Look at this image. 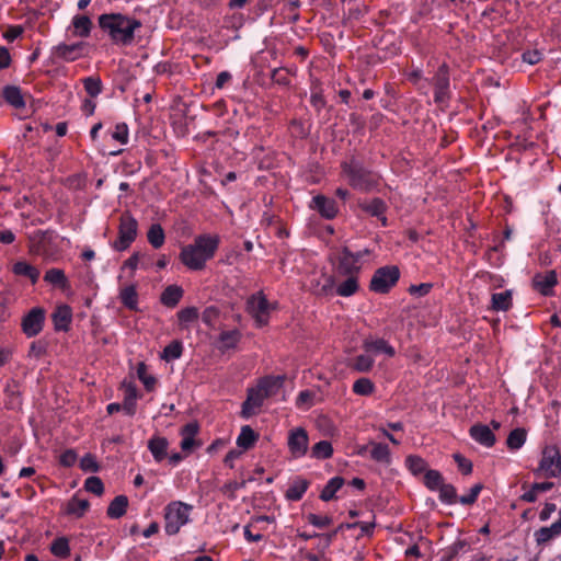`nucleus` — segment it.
Listing matches in <instances>:
<instances>
[{
    "label": "nucleus",
    "mask_w": 561,
    "mask_h": 561,
    "mask_svg": "<svg viewBox=\"0 0 561 561\" xmlns=\"http://www.w3.org/2000/svg\"><path fill=\"white\" fill-rule=\"evenodd\" d=\"M99 26L117 45H130L135 37V31L141 27L138 20L121 13H108L99 16Z\"/></svg>",
    "instance_id": "nucleus-1"
},
{
    "label": "nucleus",
    "mask_w": 561,
    "mask_h": 561,
    "mask_svg": "<svg viewBox=\"0 0 561 561\" xmlns=\"http://www.w3.org/2000/svg\"><path fill=\"white\" fill-rule=\"evenodd\" d=\"M218 243L219 238L217 236H198L195 238L193 244L182 249L181 260L191 270H202L206 261L214 256Z\"/></svg>",
    "instance_id": "nucleus-2"
},
{
    "label": "nucleus",
    "mask_w": 561,
    "mask_h": 561,
    "mask_svg": "<svg viewBox=\"0 0 561 561\" xmlns=\"http://www.w3.org/2000/svg\"><path fill=\"white\" fill-rule=\"evenodd\" d=\"M192 506L182 502H173L165 508L164 530L168 535H175L180 528L188 522V514Z\"/></svg>",
    "instance_id": "nucleus-3"
},
{
    "label": "nucleus",
    "mask_w": 561,
    "mask_h": 561,
    "mask_svg": "<svg viewBox=\"0 0 561 561\" xmlns=\"http://www.w3.org/2000/svg\"><path fill=\"white\" fill-rule=\"evenodd\" d=\"M344 172L348 176L350 184L357 190H369L376 183L373 173L366 170L358 161L352 160L344 165Z\"/></svg>",
    "instance_id": "nucleus-4"
},
{
    "label": "nucleus",
    "mask_w": 561,
    "mask_h": 561,
    "mask_svg": "<svg viewBox=\"0 0 561 561\" xmlns=\"http://www.w3.org/2000/svg\"><path fill=\"white\" fill-rule=\"evenodd\" d=\"M137 220L129 213H124L121 216L118 239L113 243V248L117 251L126 250L137 236Z\"/></svg>",
    "instance_id": "nucleus-5"
},
{
    "label": "nucleus",
    "mask_w": 561,
    "mask_h": 561,
    "mask_svg": "<svg viewBox=\"0 0 561 561\" xmlns=\"http://www.w3.org/2000/svg\"><path fill=\"white\" fill-rule=\"evenodd\" d=\"M399 276L400 272L396 266L380 267L370 280V289L376 293H387L398 282Z\"/></svg>",
    "instance_id": "nucleus-6"
},
{
    "label": "nucleus",
    "mask_w": 561,
    "mask_h": 561,
    "mask_svg": "<svg viewBox=\"0 0 561 561\" xmlns=\"http://www.w3.org/2000/svg\"><path fill=\"white\" fill-rule=\"evenodd\" d=\"M247 309L254 318L257 325L263 327L268 321V314L272 306L268 304L263 293L252 295L247 301Z\"/></svg>",
    "instance_id": "nucleus-7"
},
{
    "label": "nucleus",
    "mask_w": 561,
    "mask_h": 561,
    "mask_svg": "<svg viewBox=\"0 0 561 561\" xmlns=\"http://www.w3.org/2000/svg\"><path fill=\"white\" fill-rule=\"evenodd\" d=\"M45 321V310L41 307H35L30 310L22 319V330L27 337H33L39 334L43 330Z\"/></svg>",
    "instance_id": "nucleus-8"
},
{
    "label": "nucleus",
    "mask_w": 561,
    "mask_h": 561,
    "mask_svg": "<svg viewBox=\"0 0 561 561\" xmlns=\"http://www.w3.org/2000/svg\"><path fill=\"white\" fill-rule=\"evenodd\" d=\"M435 87V102L444 103L449 98V75L446 65H442L433 78Z\"/></svg>",
    "instance_id": "nucleus-9"
},
{
    "label": "nucleus",
    "mask_w": 561,
    "mask_h": 561,
    "mask_svg": "<svg viewBox=\"0 0 561 561\" xmlns=\"http://www.w3.org/2000/svg\"><path fill=\"white\" fill-rule=\"evenodd\" d=\"M539 468L546 476L556 477L561 471L559 451L554 448H546Z\"/></svg>",
    "instance_id": "nucleus-10"
},
{
    "label": "nucleus",
    "mask_w": 561,
    "mask_h": 561,
    "mask_svg": "<svg viewBox=\"0 0 561 561\" xmlns=\"http://www.w3.org/2000/svg\"><path fill=\"white\" fill-rule=\"evenodd\" d=\"M362 255V252L354 254L347 248H344L339 256L340 273L343 275H354L357 273L359 271L357 263Z\"/></svg>",
    "instance_id": "nucleus-11"
},
{
    "label": "nucleus",
    "mask_w": 561,
    "mask_h": 561,
    "mask_svg": "<svg viewBox=\"0 0 561 561\" xmlns=\"http://www.w3.org/2000/svg\"><path fill=\"white\" fill-rule=\"evenodd\" d=\"M288 446L295 457H301L306 454L308 447V435L304 428H296L290 432Z\"/></svg>",
    "instance_id": "nucleus-12"
},
{
    "label": "nucleus",
    "mask_w": 561,
    "mask_h": 561,
    "mask_svg": "<svg viewBox=\"0 0 561 561\" xmlns=\"http://www.w3.org/2000/svg\"><path fill=\"white\" fill-rule=\"evenodd\" d=\"M266 397V392L259 388L249 390L248 398L242 404V416L249 417L253 414L254 409L260 408Z\"/></svg>",
    "instance_id": "nucleus-13"
},
{
    "label": "nucleus",
    "mask_w": 561,
    "mask_h": 561,
    "mask_svg": "<svg viewBox=\"0 0 561 561\" xmlns=\"http://www.w3.org/2000/svg\"><path fill=\"white\" fill-rule=\"evenodd\" d=\"M198 430L199 427L196 422L188 423L182 428L181 435L183 439L181 442V448L184 453H191L195 447L201 446V443L194 439Z\"/></svg>",
    "instance_id": "nucleus-14"
},
{
    "label": "nucleus",
    "mask_w": 561,
    "mask_h": 561,
    "mask_svg": "<svg viewBox=\"0 0 561 561\" xmlns=\"http://www.w3.org/2000/svg\"><path fill=\"white\" fill-rule=\"evenodd\" d=\"M471 437L479 444L491 447L495 443V436L492 430L484 424H476L470 428Z\"/></svg>",
    "instance_id": "nucleus-15"
},
{
    "label": "nucleus",
    "mask_w": 561,
    "mask_h": 561,
    "mask_svg": "<svg viewBox=\"0 0 561 561\" xmlns=\"http://www.w3.org/2000/svg\"><path fill=\"white\" fill-rule=\"evenodd\" d=\"M359 206L363 210L368 213L369 215L377 217L381 220L382 225H387V218L383 216V213L386 210V204L380 198H373L370 201H362L359 203Z\"/></svg>",
    "instance_id": "nucleus-16"
},
{
    "label": "nucleus",
    "mask_w": 561,
    "mask_h": 561,
    "mask_svg": "<svg viewBox=\"0 0 561 561\" xmlns=\"http://www.w3.org/2000/svg\"><path fill=\"white\" fill-rule=\"evenodd\" d=\"M535 288L542 295H549L552 287L557 284V274L549 271L543 274H537L533 279Z\"/></svg>",
    "instance_id": "nucleus-17"
},
{
    "label": "nucleus",
    "mask_w": 561,
    "mask_h": 561,
    "mask_svg": "<svg viewBox=\"0 0 561 561\" xmlns=\"http://www.w3.org/2000/svg\"><path fill=\"white\" fill-rule=\"evenodd\" d=\"M51 317L57 331H67L72 318L71 309L67 305L58 306Z\"/></svg>",
    "instance_id": "nucleus-18"
},
{
    "label": "nucleus",
    "mask_w": 561,
    "mask_h": 561,
    "mask_svg": "<svg viewBox=\"0 0 561 561\" xmlns=\"http://www.w3.org/2000/svg\"><path fill=\"white\" fill-rule=\"evenodd\" d=\"M312 207L328 219L333 218L337 213L335 202L322 195L313 197Z\"/></svg>",
    "instance_id": "nucleus-19"
},
{
    "label": "nucleus",
    "mask_w": 561,
    "mask_h": 561,
    "mask_svg": "<svg viewBox=\"0 0 561 561\" xmlns=\"http://www.w3.org/2000/svg\"><path fill=\"white\" fill-rule=\"evenodd\" d=\"M83 43L71 45L59 44L54 48V55L67 61L77 59L81 55Z\"/></svg>",
    "instance_id": "nucleus-20"
},
{
    "label": "nucleus",
    "mask_w": 561,
    "mask_h": 561,
    "mask_svg": "<svg viewBox=\"0 0 561 561\" xmlns=\"http://www.w3.org/2000/svg\"><path fill=\"white\" fill-rule=\"evenodd\" d=\"M345 484L358 490L366 488L365 481L360 478H353L351 481L346 482L342 477H334L327 482L321 491H339Z\"/></svg>",
    "instance_id": "nucleus-21"
},
{
    "label": "nucleus",
    "mask_w": 561,
    "mask_h": 561,
    "mask_svg": "<svg viewBox=\"0 0 561 561\" xmlns=\"http://www.w3.org/2000/svg\"><path fill=\"white\" fill-rule=\"evenodd\" d=\"M122 389L124 391V403L123 410L128 415H134L136 399H137V389L135 385L130 381H124L122 383Z\"/></svg>",
    "instance_id": "nucleus-22"
},
{
    "label": "nucleus",
    "mask_w": 561,
    "mask_h": 561,
    "mask_svg": "<svg viewBox=\"0 0 561 561\" xmlns=\"http://www.w3.org/2000/svg\"><path fill=\"white\" fill-rule=\"evenodd\" d=\"M90 503L85 499H79L78 496H72L65 505V513L67 515L80 518L85 512L89 510Z\"/></svg>",
    "instance_id": "nucleus-23"
},
{
    "label": "nucleus",
    "mask_w": 561,
    "mask_h": 561,
    "mask_svg": "<svg viewBox=\"0 0 561 561\" xmlns=\"http://www.w3.org/2000/svg\"><path fill=\"white\" fill-rule=\"evenodd\" d=\"M128 503L127 496L123 494L115 496L107 507V516L112 519L121 518L125 515Z\"/></svg>",
    "instance_id": "nucleus-24"
},
{
    "label": "nucleus",
    "mask_w": 561,
    "mask_h": 561,
    "mask_svg": "<svg viewBox=\"0 0 561 561\" xmlns=\"http://www.w3.org/2000/svg\"><path fill=\"white\" fill-rule=\"evenodd\" d=\"M561 534L560 524L553 523L549 527H541L535 533L536 542L539 546L546 545Z\"/></svg>",
    "instance_id": "nucleus-25"
},
{
    "label": "nucleus",
    "mask_w": 561,
    "mask_h": 561,
    "mask_svg": "<svg viewBox=\"0 0 561 561\" xmlns=\"http://www.w3.org/2000/svg\"><path fill=\"white\" fill-rule=\"evenodd\" d=\"M423 481L426 488L434 490L439 488L440 491H455L453 486H447L443 484L442 476L438 471L427 469L423 474Z\"/></svg>",
    "instance_id": "nucleus-26"
},
{
    "label": "nucleus",
    "mask_w": 561,
    "mask_h": 561,
    "mask_svg": "<svg viewBox=\"0 0 561 561\" xmlns=\"http://www.w3.org/2000/svg\"><path fill=\"white\" fill-rule=\"evenodd\" d=\"M512 307V290H505L492 295L491 309L494 311H507Z\"/></svg>",
    "instance_id": "nucleus-27"
},
{
    "label": "nucleus",
    "mask_w": 561,
    "mask_h": 561,
    "mask_svg": "<svg viewBox=\"0 0 561 561\" xmlns=\"http://www.w3.org/2000/svg\"><path fill=\"white\" fill-rule=\"evenodd\" d=\"M438 497L443 504L451 505L454 503H461L463 505L473 504L477 501L478 493H469L467 495L458 496L457 493H438Z\"/></svg>",
    "instance_id": "nucleus-28"
},
{
    "label": "nucleus",
    "mask_w": 561,
    "mask_h": 561,
    "mask_svg": "<svg viewBox=\"0 0 561 561\" xmlns=\"http://www.w3.org/2000/svg\"><path fill=\"white\" fill-rule=\"evenodd\" d=\"M168 440L164 437H153L148 442V448L156 460L161 461L167 456Z\"/></svg>",
    "instance_id": "nucleus-29"
},
{
    "label": "nucleus",
    "mask_w": 561,
    "mask_h": 561,
    "mask_svg": "<svg viewBox=\"0 0 561 561\" xmlns=\"http://www.w3.org/2000/svg\"><path fill=\"white\" fill-rule=\"evenodd\" d=\"M73 33L80 37L89 36L92 28V21L87 15H76L72 19Z\"/></svg>",
    "instance_id": "nucleus-30"
},
{
    "label": "nucleus",
    "mask_w": 561,
    "mask_h": 561,
    "mask_svg": "<svg viewBox=\"0 0 561 561\" xmlns=\"http://www.w3.org/2000/svg\"><path fill=\"white\" fill-rule=\"evenodd\" d=\"M364 347L366 352L369 353H386L389 356L394 355V350L392 346H390L385 340L377 339V340H367L364 343Z\"/></svg>",
    "instance_id": "nucleus-31"
},
{
    "label": "nucleus",
    "mask_w": 561,
    "mask_h": 561,
    "mask_svg": "<svg viewBox=\"0 0 561 561\" xmlns=\"http://www.w3.org/2000/svg\"><path fill=\"white\" fill-rule=\"evenodd\" d=\"M2 94L5 101L15 108H21L25 104L20 88L15 85H7Z\"/></svg>",
    "instance_id": "nucleus-32"
},
{
    "label": "nucleus",
    "mask_w": 561,
    "mask_h": 561,
    "mask_svg": "<svg viewBox=\"0 0 561 561\" xmlns=\"http://www.w3.org/2000/svg\"><path fill=\"white\" fill-rule=\"evenodd\" d=\"M13 272L16 275L25 276L32 280V283H36L39 277V271L33 265L28 264L25 261H19L13 265Z\"/></svg>",
    "instance_id": "nucleus-33"
},
{
    "label": "nucleus",
    "mask_w": 561,
    "mask_h": 561,
    "mask_svg": "<svg viewBox=\"0 0 561 561\" xmlns=\"http://www.w3.org/2000/svg\"><path fill=\"white\" fill-rule=\"evenodd\" d=\"M405 466L409 469V471L417 477L423 476L426 470L428 469L426 461L416 455H410L405 459Z\"/></svg>",
    "instance_id": "nucleus-34"
},
{
    "label": "nucleus",
    "mask_w": 561,
    "mask_h": 561,
    "mask_svg": "<svg viewBox=\"0 0 561 561\" xmlns=\"http://www.w3.org/2000/svg\"><path fill=\"white\" fill-rule=\"evenodd\" d=\"M183 296V290L181 287L175 285L168 286L161 295V301L163 305L168 307H174L181 297Z\"/></svg>",
    "instance_id": "nucleus-35"
},
{
    "label": "nucleus",
    "mask_w": 561,
    "mask_h": 561,
    "mask_svg": "<svg viewBox=\"0 0 561 561\" xmlns=\"http://www.w3.org/2000/svg\"><path fill=\"white\" fill-rule=\"evenodd\" d=\"M284 381V377L276 376V377H267L261 380L257 388L261 391L266 392V397H270L275 393V391L282 387Z\"/></svg>",
    "instance_id": "nucleus-36"
},
{
    "label": "nucleus",
    "mask_w": 561,
    "mask_h": 561,
    "mask_svg": "<svg viewBox=\"0 0 561 561\" xmlns=\"http://www.w3.org/2000/svg\"><path fill=\"white\" fill-rule=\"evenodd\" d=\"M44 279L53 285L59 286L61 288H66L68 286V279L65 276L62 270L59 268H50L46 272Z\"/></svg>",
    "instance_id": "nucleus-37"
},
{
    "label": "nucleus",
    "mask_w": 561,
    "mask_h": 561,
    "mask_svg": "<svg viewBox=\"0 0 561 561\" xmlns=\"http://www.w3.org/2000/svg\"><path fill=\"white\" fill-rule=\"evenodd\" d=\"M119 298L128 309L135 310L137 308V291L134 285L124 287L121 290Z\"/></svg>",
    "instance_id": "nucleus-38"
},
{
    "label": "nucleus",
    "mask_w": 561,
    "mask_h": 561,
    "mask_svg": "<svg viewBox=\"0 0 561 561\" xmlns=\"http://www.w3.org/2000/svg\"><path fill=\"white\" fill-rule=\"evenodd\" d=\"M147 237L148 241L154 249H159L164 242V231L159 224L150 226Z\"/></svg>",
    "instance_id": "nucleus-39"
},
{
    "label": "nucleus",
    "mask_w": 561,
    "mask_h": 561,
    "mask_svg": "<svg viewBox=\"0 0 561 561\" xmlns=\"http://www.w3.org/2000/svg\"><path fill=\"white\" fill-rule=\"evenodd\" d=\"M370 456L376 461L382 463H389L390 461V451L387 445L374 443L371 444Z\"/></svg>",
    "instance_id": "nucleus-40"
},
{
    "label": "nucleus",
    "mask_w": 561,
    "mask_h": 561,
    "mask_svg": "<svg viewBox=\"0 0 561 561\" xmlns=\"http://www.w3.org/2000/svg\"><path fill=\"white\" fill-rule=\"evenodd\" d=\"M255 440H256L255 433L249 425H245L241 428V433L238 436L237 444L239 447L248 449L254 444Z\"/></svg>",
    "instance_id": "nucleus-41"
},
{
    "label": "nucleus",
    "mask_w": 561,
    "mask_h": 561,
    "mask_svg": "<svg viewBox=\"0 0 561 561\" xmlns=\"http://www.w3.org/2000/svg\"><path fill=\"white\" fill-rule=\"evenodd\" d=\"M526 439V431L524 428L513 430L506 440L508 448L518 449L520 448Z\"/></svg>",
    "instance_id": "nucleus-42"
},
{
    "label": "nucleus",
    "mask_w": 561,
    "mask_h": 561,
    "mask_svg": "<svg viewBox=\"0 0 561 561\" xmlns=\"http://www.w3.org/2000/svg\"><path fill=\"white\" fill-rule=\"evenodd\" d=\"M332 446L328 440L317 443L311 449V456L317 459H325L332 455Z\"/></svg>",
    "instance_id": "nucleus-43"
},
{
    "label": "nucleus",
    "mask_w": 561,
    "mask_h": 561,
    "mask_svg": "<svg viewBox=\"0 0 561 561\" xmlns=\"http://www.w3.org/2000/svg\"><path fill=\"white\" fill-rule=\"evenodd\" d=\"M240 339V333L237 330L226 331L220 334V348L229 350L237 345Z\"/></svg>",
    "instance_id": "nucleus-44"
},
{
    "label": "nucleus",
    "mask_w": 561,
    "mask_h": 561,
    "mask_svg": "<svg viewBox=\"0 0 561 561\" xmlns=\"http://www.w3.org/2000/svg\"><path fill=\"white\" fill-rule=\"evenodd\" d=\"M50 551L56 557H60V558L68 557L69 552H70L68 539L65 537H60V538H57L56 540H54V542L51 543V547H50Z\"/></svg>",
    "instance_id": "nucleus-45"
},
{
    "label": "nucleus",
    "mask_w": 561,
    "mask_h": 561,
    "mask_svg": "<svg viewBox=\"0 0 561 561\" xmlns=\"http://www.w3.org/2000/svg\"><path fill=\"white\" fill-rule=\"evenodd\" d=\"M83 84L87 93L92 98L98 96L102 91V82L98 77L85 78Z\"/></svg>",
    "instance_id": "nucleus-46"
},
{
    "label": "nucleus",
    "mask_w": 561,
    "mask_h": 561,
    "mask_svg": "<svg viewBox=\"0 0 561 561\" xmlns=\"http://www.w3.org/2000/svg\"><path fill=\"white\" fill-rule=\"evenodd\" d=\"M137 376L144 383L147 390H152L156 385V378L147 374V366L144 363H139L137 367Z\"/></svg>",
    "instance_id": "nucleus-47"
},
{
    "label": "nucleus",
    "mask_w": 561,
    "mask_h": 561,
    "mask_svg": "<svg viewBox=\"0 0 561 561\" xmlns=\"http://www.w3.org/2000/svg\"><path fill=\"white\" fill-rule=\"evenodd\" d=\"M181 354H182L181 342L173 341L169 345L165 346V348L163 350L162 357L169 362V360L179 358L181 356Z\"/></svg>",
    "instance_id": "nucleus-48"
},
{
    "label": "nucleus",
    "mask_w": 561,
    "mask_h": 561,
    "mask_svg": "<svg viewBox=\"0 0 561 561\" xmlns=\"http://www.w3.org/2000/svg\"><path fill=\"white\" fill-rule=\"evenodd\" d=\"M350 277L343 282L339 288L337 294L344 297L353 295L357 290V280L354 275H348Z\"/></svg>",
    "instance_id": "nucleus-49"
},
{
    "label": "nucleus",
    "mask_w": 561,
    "mask_h": 561,
    "mask_svg": "<svg viewBox=\"0 0 561 561\" xmlns=\"http://www.w3.org/2000/svg\"><path fill=\"white\" fill-rule=\"evenodd\" d=\"M353 390L360 396H368L374 391V383L367 378H360L354 382Z\"/></svg>",
    "instance_id": "nucleus-50"
},
{
    "label": "nucleus",
    "mask_w": 561,
    "mask_h": 561,
    "mask_svg": "<svg viewBox=\"0 0 561 561\" xmlns=\"http://www.w3.org/2000/svg\"><path fill=\"white\" fill-rule=\"evenodd\" d=\"M373 364L374 359L371 357L367 355H359L354 359L352 367L359 373H366L370 370Z\"/></svg>",
    "instance_id": "nucleus-51"
},
{
    "label": "nucleus",
    "mask_w": 561,
    "mask_h": 561,
    "mask_svg": "<svg viewBox=\"0 0 561 561\" xmlns=\"http://www.w3.org/2000/svg\"><path fill=\"white\" fill-rule=\"evenodd\" d=\"M179 320L182 324L191 323L198 318V310L195 307H187L185 309H182L178 313Z\"/></svg>",
    "instance_id": "nucleus-52"
},
{
    "label": "nucleus",
    "mask_w": 561,
    "mask_h": 561,
    "mask_svg": "<svg viewBox=\"0 0 561 561\" xmlns=\"http://www.w3.org/2000/svg\"><path fill=\"white\" fill-rule=\"evenodd\" d=\"M313 486L311 480L304 477H296L287 491H306L308 488Z\"/></svg>",
    "instance_id": "nucleus-53"
},
{
    "label": "nucleus",
    "mask_w": 561,
    "mask_h": 561,
    "mask_svg": "<svg viewBox=\"0 0 561 561\" xmlns=\"http://www.w3.org/2000/svg\"><path fill=\"white\" fill-rule=\"evenodd\" d=\"M467 542L463 540H459L455 542L453 546L447 548L444 556L449 559V561H453L460 552L465 551L467 547Z\"/></svg>",
    "instance_id": "nucleus-54"
},
{
    "label": "nucleus",
    "mask_w": 561,
    "mask_h": 561,
    "mask_svg": "<svg viewBox=\"0 0 561 561\" xmlns=\"http://www.w3.org/2000/svg\"><path fill=\"white\" fill-rule=\"evenodd\" d=\"M80 467L82 470L90 472H95L99 469L96 459L91 454H87L80 459Z\"/></svg>",
    "instance_id": "nucleus-55"
},
{
    "label": "nucleus",
    "mask_w": 561,
    "mask_h": 561,
    "mask_svg": "<svg viewBox=\"0 0 561 561\" xmlns=\"http://www.w3.org/2000/svg\"><path fill=\"white\" fill-rule=\"evenodd\" d=\"M307 520L311 525H313L320 529L328 527L332 523V519L329 516H320V515H316V514H309L307 516Z\"/></svg>",
    "instance_id": "nucleus-56"
},
{
    "label": "nucleus",
    "mask_w": 561,
    "mask_h": 561,
    "mask_svg": "<svg viewBox=\"0 0 561 561\" xmlns=\"http://www.w3.org/2000/svg\"><path fill=\"white\" fill-rule=\"evenodd\" d=\"M271 78L277 84H280V85L289 84L288 71L285 68L274 69L272 71Z\"/></svg>",
    "instance_id": "nucleus-57"
},
{
    "label": "nucleus",
    "mask_w": 561,
    "mask_h": 561,
    "mask_svg": "<svg viewBox=\"0 0 561 561\" xmlns=\"http://www.w3.org/2000/svg\"><path fill=\"white\" fill-rule=\"evenodd\" d=\"M454 459L458 466V469L465 473V474H468L471 472L472 470V462L467 459L465 456H462L461 454H454Z\"/></svg>",
    "instance_id": "nucleus-58"
},
{
    "label": "nucleus",
    "mask_w": 561,
    "mask_h": 561,
    "mask_svg": "<svg viewBox=\"0 0 561 561\" xmlns=\"http://www.w3.org/2000/svg\"><path fill=\"white\" fill-rule=\"evenodd\" d=\"M218 309L214 306H210L203 311L202 319L207 325H213L218 318Z\"/></svg>",
    "instance_id": "nucleus-59"
},
{
    "label": "nucleus",
    "mask_w": 561,
    "mask_h": 561,
    "mask_svg": "<svg viewBox=\"0 0 561 561\" xmlns=\"http://www.w3.org/2000/svg\"><path fill=\"white\" fill-rule=\"evenodd\" d=\"M313 398H314V392H312L310 390H304L299 393L296 403L299 408L310 407V405H312Z\"/></svg>",
    "instance_id": "nucleus-60"
},
{
    "label": "nucleus",
    "mask_w": 561,
    "mask_h": 561,
    "mask_svg": "<svg viewBox=\"0 0 561 561\" xmlns=\"http://www.w3.org/2000/svg\"><path fill=\"white\" fill-rule=\"evenodd\" d=\"M334 287V280L332 277H327L323 285H320L319 283L313 288L314 294L317 295H327L330 293Z\"/></svg>",
    "instance_id": "nucleus-61"
},
{
    "label": "nucleus",
    "mask_w": 561,
    "mask_h": 561,
    "mask_svg": "<svg viewBox=\"0 0 561 561\" xmlns=\"http://www.w3.org/2000/svg\"><path fill=\"white\" fill-rule=\"evenodd\" d=\"M113 138L122 144H126L128 139L127 126L125 124L117 125L115 131L113 133Z\"/></svg>",
    "instance_id": "nucleus-62"
},
{
    "label": "nucleus",
    "mask_w": 561,
    "mask_h": 561,
    "mask_svg": "<svg viewBox=\"0 0 561 561\" xmlns=\"http://www.w3.org/2000/svg\"><path fill=\"white\" fill-rule=\"evenodd\" d=\"M85 491H103V483L98 477H90L84 482Z\"/></svg>",
    "instance_id": "nucleus-63"
},
{
    "label": "nucleus",
    "mask_w": 561,
    "mask_h": 561,
    "mask_svg": "<svg viewBox=\"0 0 561 561\" xmlns=\"http://www.w3.org/2000/svg\"><path fill=\"white\" fill-rule=\"evenodd\" d=\"M46 351V346L43 342H33L30 346L28 356L39 358Z\"/></svg>",
    "instance_id": "nucleus-64"
}]
</instances>
